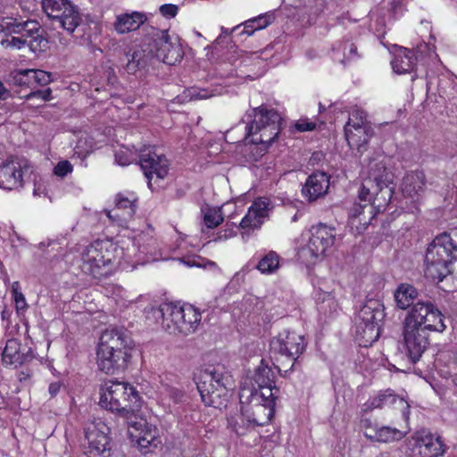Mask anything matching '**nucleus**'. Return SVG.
I'll return each mask as SVG.
<instances>
[{
	"mask_svg": "<svg viewBox=\"0 0 457 457\" xmlns=\"http://www.w3.org/2000/svg\"><path fill=\"white\" fill-rule=\"evenodd\" d=\"M248 389H242L239 395L240 404L242 405L243 413L253 422L256 427H262L270 422L274 415L275 409L271 406L270 402L266 403L258 401L257 398H248L246 394Z\"/></svg>",
	"mask_w": 457,
	"mask_h": 457,
	"instance_id": "obj_13",
	"label": "nucleus"
},
{
	"mask_svg": "<svg viewBox=\"0 0 457 457\" xmlns=\"http://www.w3.org/2000/svg\"><path fill=\"white\" fill-rule=\"evenodd\" d=\"M417 57L411 50L404 49L392 61L393 70L399 74L410 73L413 71Z\"/></svg>",
	"mask_w": 457,
	"mask_h": 457,
	"instance_id": "obj_31",
	"label": "nucleus"
},
{
	"mask_svg": "<svg viewBox=\"0 0 457 457\" xmlns=\"http://www.w3.org/2000/svg\"><path fill=\"white\" fill-rule=\"evenodd\" d=\"M275 21V12H268L249 20V24L253 26L254 31L263 29Z\"/></svg>",
	"mask_w": 457,
	"mask_h": 457,
	"instance_id": "obj_45",
	"label": "nucleus"
},
{
	"mask_svg": "<svg viewBox=\"0 0 457 457\" xmlns=\"http://www.w3.org/2000/svg\"><path fill=\"white\" fill-rule=\"evenodd\" d=\"M405 353L411 363L420 361L428 345V333L422 328L403 325Z\"/></svg>",
	"mask_w": 457,
	"mask_h": 457,
	"instance_id": "obj_15",
	"label": "nucleus"
},
{
	"mask_svg": "<svg viewBox=\"0 0 457 457\" xmlns=\"http://www.w3.org/2000/svg\"><path fill=\"white\" fill-rule=\"evenodd\" d=\"M27 46L33 53L37 54L47 51L49 48V40L46 37V31L42 29L41 26L40 32H37V34H35L32 38L28 40Z\"/></svg>",
	"mask_w": 457,
	"mask_h": 457,
	"instance_id": "obj_36",
	"label": "nucleus"
},
{
	"mask_svg": "<svg viewBox=\"0 0 457 457\" xmlns=\"http://www.w3.org/2000/svg\"><path fill=\"white\" fill-rule=\"evenodd\" d=\"M367 125H370V123L367 120L366 112L363 110L356 108L350 112L348 121L345 127L357 128Z\"/></svg>",
	"mask_w": 457,
	"mask_h": 457,
	"instance_id": "obj_42",
	"label": "nucleus"
},
{
	"mask_svg": "<svg viewBox=\"0 0 457 457\" xmlns=\"http://www.w3.org/2000/svg\"><path fill=\"white\" fill-rule=\"evenodd\" d=\"M433 310L434 304L428 300L422 299L416 302L415 305L409 310L403 325L422 328V326L428 321L430 312H432V317H435V314L438 315L435 311L433 312Z\"/></svg>",
	"mask_w": 457,
	"mask_h": 457,
	"instance_id": "obj_23",
	"label": "nucleus"
},
{
	"mask_svg": "<svg viewBox=\"0 0 457 457\" xmlns=\"http://www.w3.org/2000/svg\"><path fill=\"white\" fill-rule=\"evenodd\" d=\"M19 29L21 37L26 38L29 40L32 38L37 32H40V25L37 21L33 20H28L26 21H21V26L17 27Z\"/></svg>",
	"mask_w": 457,
	"mask_h": 457,
	"instance_id": "obj_41",
	"label": "nucleus"
},
{
	"mask_svg": "<svg viewBox=\"0 0 457 457\" xmlns=\"http://www.w3.org/2000/svg\"><path fill=\"white\" fill-rule=\"evenodd\" d=\"M204 221L206 227L209 228H214L218 227L223 221L220 210L209 209L204 213Z\"/></svg>",
	"mask_w": 457,
	"mask_h": 457,
	"instance_id": "obj_48",
	"label": "nucleus"
},
{
	"mask_svg": "<svg viewBox=\"0 0 457 457\" xmlns=\"http://www.w3.org/2000/svg\"><path fill=\"white\" fill-rule=\"evenodd\" d=\"M33 375V370L30 368H26L25 370H20L17 374L18 379L20 382H26L30 379Z\"/></svg>",
	"mask_w": 457,
	"mask_h": 457,
	"instance_id": "obj_58",
	"label": "nucleus"
},
{
	"mask_svg": "<svg viewBox=\"0 0 457 457\" xmlns=\"http://www.w3.org/2000/svg\"><path fill=\"white\" fill-rule=\"evenodd\" d=\"M139 164L144 175L148 179V187H152V179H163L168 174L169 163L163 154H157L150 149L144 150L139 155Z\"/></svg>",
	"mask_w": 457,
	"mask_h": 457,
	"instance_id": "obj_14",
	"label": "nucleus"
},
{
	"mask_svg": "<svg viewBox=\"0 0 457 457\" xmlns=\"http://www.w3.org/2000/svg\"><path fill=\"white\" fill-rule=\"evenodd\" d=\"M275 376L271 368L263 363L262 360L261 364L256 368L253 381L257 387H263L264 386L272 385L275 383Z\"/></svg>",
	"mask_w": 457,
	"mask_h": 457,
	"instance_id": "obj_35",
	"label": "nucleus"
},
{
	"mask_svg": "<svg viewBox=\"0 0 457 457\" xmlns=\"http://www.w3.org/2000/svg\"><path fill=\"white\" fill-rule=\"evenodd\" d=\"M316 128V123L310 122L307 120H300L297 123H295V129L298 131L304 132V131H312Z\"/></svg>",
	"mask_w": 457,
	"mask_h": 457,
	"instance_id": "obj_56",
	"label": "nucleus"
},
{
	"mask_svg": "<svg viewBox=\"0 0 457 457\" xmlns=\"http://www.w3.org/2000/svg\"><path fill=\"white\" fill-rule=\"evenodd\" d=\"M30 79L29 69L15 70L6 75L5 81L9 86L21 88H31Z\"/></svg>",
	"mask_w": 457,
	"mask_h": 457,
	"instance_id": "obj_33",
	"label": "nucleus"
},
{
	"mask_svg": "<svg viewBox=\"0 0 457 457\" xmlns=\"http://www.w3.org/2000/svg\"><path fill=\"white\" fill-rule=\"evenodd\" d=\"M136 203L137 197L133 194L126 196L120 193L115 198V207L112 210H106V215L110 220L121 226L135 215Z\"/></svg>",
	"mask_w": 457,
	"mask_h": 457,
	"instance_id": "obj_20",
	"label": "nucleus"
},
{
	"mask_svg": "<svg viewBox=\"0 0 457 457\" xmlns=\"http://www.w3.org/2000/svg\"><path fill=\"white\" fill-rule=\"evenodd\" d=\"M10 96V91L4 87V83L0 80V100H6Z\"/></svg>",
	"mask_w": 457,
	"mask_h": 457,
	"instance_id": "obj_61",
	"label": "nucleus"
},
{
	"mask_svg": "<svg viewBox=\"0 0 457 457\" xmlns=\"http://www.w3.org/2000/svg\"><path fill=\"white\" fill-rule=\"evenodd\" d=\"M395 307L398 310H410L416 302L421 301L418 289L411 284L401 283L394 292Z\"/></svg>",
	"mask_w": 457,
	"mask_h": 457,
	"instance_id": "obj_25",
	"label": "nucleus"
},
{
	"mask_svg": "<svg viewBox=\"0 0 457 457\" xmlns=\"http://www.w3.org/2000/svg\"><path fill=\"white\" fill-rule=\"evenodd\" d=\"M29 74L31 77V89L35 88L37 86H46L52 81V74L42 70L29 69Z\"/></svg>",
	"mask_w": 457,
	"mask_h": 457,
	"instance_id": "obj_43",
	"label": "nucleus"
},
{
	"mask_svg": "<svg viewBox=\"0 0 457 457\" xmlns=\"http://www.w3.org/2000/svg\"><path fill=\"white\" fill-rule=\"evenodd\" d=\"M197 390L206 406L221 409L228 401L229 377L216 368L201 370L195 378Z\"/></svg>",
	"mask_w": 457,
	"mask_h": 457,
	"instance_id": "obj_8",
	"label": "nucleus"
},
{
	"mask_svg": "<svg viewBox=\"0 0 457 457\" xmlns=\"http://www.w3.org/2000/svg\"><path fill=\"white\" fill-rule=\"evenodd\" d=\"M249 393L246 394L249 398H259L258 401L266 403V402H270L271 406L275 407V402L278 398L279 388L275 386V383L272 385L264 386L263 387H253V389L247 388Z\"/></svg>",
	"mask_w": 457,
	"mask_h": 457,
	"instance_id": "obj_32",
	"label": "nucleus"
},
{
	"mask_svg": "<svg viewBox=\"0 0 457 457\" xmlns=\"http://www.w3.org/2000/svg\"><path fill=\"white\" fill-rule=\"evenodd\" d=\"M306 345L304 337L295 332L279 334L270 341V352L277 361L276 368L283 377L298 370V359L304 352Z\"/></svg>",
	"mask_w": 457,
	"mask_h": 457,
	"instance_id": "obj_7",
	"label": "nucleus"
},
{
	"mask_svg": "<svg viewBox=\"0 0 457 457\" xmlns=\"http://www.w3.org/2000/svg\"><path fill=\"white\" fill-rule=\"evenodd\" d=\"M328 307L330 310H332V309L336 310V307H337V303H336L334 297L329 293L324 294V297L322 298V301L319 302V303H318V309L320 312H326Z\"/></svg>",
	"mask_w": 457,
	"mask_h": 457,
	"instance_id": "obj_53",
	"label": "nucleus"
},
{
	"mask_svg": "<svg viewBox=\"0 0 457 457\" xmlns=\"http://www.w3.org/2000/svg\"><path fill=\"white\" fill-rule=\"evenodd\" d=\"M61 386H62V385L59 381L53 382L49 385L48 392H49L51 397H54L57 395V394L59 393V391L61 389Z\"/></svg>",
	"mask_w": 457,
	"mask_h": 457,
	"instance_id": "obj_59",
	"label": "nucleus"
},
{
	"mask_svg": "<svg viewBox=\"0 0 457 457\" xmlns=\"http://www.w3.org/2000/svg\"><path fill=\"white\" fill-rule=\"evenodd\" d=\"M212 96L209 90L192 87L185 89L178 97L181 103L207 99Z\"/></svg>",
	"mask_w": 457,
	"mask_h": 457,
	"instance_id": "obj_37",
	"label": "nucleus"
},
{
	"mask_svg": "<svg viewBox=\"0 0 457 457\" xmlns=\"http://www.w3.org/2000/svg\"><path fill=\"white\" fill-rule=\"evenodd\" d=\"M34 353L31 347L21 345L16 338L8 339L2 353V360L5 366L26 365L33 361Z\"/></svg>",
	"mask_w": 457,
	"mask_h": 457,
	"instance_id": "obj_18",
	"label": "nucleus"
},
{
	"mask_svg": "<svg viewBox=\"0 0 457 457\" xmlns=\"http://www.w3.org/2000/svg\"><path fill=\"white\" fill-rule=\"evenodd\" d=\"M43 91V96H42V100L43 101H49L52 99V90L51 88H46L45 90H42Z\"/></svg>",
	"mask_w": 457,
	"mask_h": 457,
	"instance_id": "obj_63",
	"label": "nucleus"
},
{
	"mask_svg": "<svg viewBox=\"0 0 457 457\" xmlns=\"http://www.w3.org/2000/svg\"><path fill=\"white\" fill-rule=\"evenodd\" d=\"M329 187V176L324 171H315L306 179L302 195L308 202H313L324 196Z\"/></svg>",
	"mask_w": 457,
	"mask_h": 457,
	"instance_id": "obj_21",
	"label": "nucleus"
},
{
	"mask_svg": "<svg viewBox=\"0 0 457 457\" xmlns=\"http://www.w3.org/2000/svg\"><path fill=\"white\" fill-rule=\"evenodd\" d=\"M159 11L163 17L170 19L177 15L179 7L176 4H164L160 6Z\"/></svg>",
	"mask_w": 457,
	"mask_h": 457,
	"instance_id": "obj_54",
	"label": "nucleus"
},
{
	"mask_svg": "<svg viewBox=\"0 0 457 457\" xmlns=\"http://www.w3.org/2000/svg\"><path fill=\"white\" fill-rule=\"evenodd\" d=\"M169 396L174 401V403H179L185 401L186 395L185 392L177 387L169 388Z\"/></svg>",
	"mask_w": 457,
	"mask_h": 457,
	"instance_id": "obj_55",
	"label": "nucleus"
},
{
	"mask_svg": "<svg viewBox=\"0 0 457 457\" xmlns=\"http://www.w3.org/2000/svg\"><path fill=\"white\" fill-rule=\"evenodd\" d=\"M367 438L374 442L389 443L398 441L403 437V434L397 428L383 426V427H368L364 432Z\"/></svg>",
	"mask_w": 457,
	"mask_h": 457,
	"instance_id": "obj_30",
	"label": "nucleus"
},
{
	"mask_svg": "<svg viewBox=\"0 0 457 457\" xmlns=\"http://www.w3.org/2000/svg\"><path fill=\"white\" fill-rule=\"evenodd\" d=\"M341 49L344 52L345 58L347 60H353L358 56L357 46L351 41H344L341 45Z\"/></svg>",
	"mask_w": 457,
	"mask_h": 457,
	"instance_id": "obj_51",
	"label": "nucleus"
},
{
	"mask_svg": "<svg viewBox=\"0 0 457 457\" xmlns=\"http://www.w3.org/2000/svg\"><path fill=\"white\" fill-rule=\"evenodd\" d=\"M146 20V15L144 12L121 13L116 16L113 28L118 34H125L137 30Z\"/></svg>",
	"mask_w": 457,
	"mask_h": 457,
	"instance_id": "obj_26",
	"label": "nucleus"
},
{
	"mask_svg": "<svg viewBox=\"0 0 457 457\" xmlns=\"http://www.w3.org/2000/svg\"><path fill=\"white\" fill-rule=\"evenodd\" d=\"M152 312L154 319L162 320V328L170 334H193L202 320L201 313L191 304L178 306L165 303Z\"/></svg>",
	"mask_w": 457,
	"mask_h": 457,
	"instance_id": "obj_5",
	"label": "nucleus"
},
{
	"mask_svg": "<svg viewBox=\"0 0 457 457\" xmlns=\"http://www.w3.org/2000/svg\"><path fill=\"white\" fill-rule=\"evenodd\" d=\"M53 21L58 22L61 28L72 34L76 28L81 24L82 16L77 7L70 3L62 8Z\"/></svg>",
	"mask_w": 457,
	"mask_h": 457,
	"instance_id": "obj_28",
	"label": "nucleus"
},
{
	"mask_svg": "<svg viewBox=\"0 0 457 457\" xmlns=\"http://www.w3.org/2000/svg\"><path fill=\"white\" fill-rule=\"evenodd\" d=\"M244 29L243 30L240 32L241 34H246L248 36H251L253 34L254 32V29H253V25H250L249 24V20L245 21L244 22Z\"/></svg>",
	"mask_w": 457,
	"mask_h": 457,
	"instance_id": "obj_62",
	"label": "nucleus"
},
{
	"mask_svg": "<svg viewBox=\"0 0 457 457\" xmlns=\"http://www.w3.org/2000/svg\"><path fill=\"white\" fill-rule=\"evenodd\" d=\"M310 232L308 249L314 257L324 254L335 243L337 233L333 227L320 223L312 226Z\"/></svg>",
	"mask_w": 457,
	"mask_h": 457,
	"instance_id": "obj_16",
	"label": "nucleus"
},
{
	"mask_svg": "<svg viewBox=\"0 0 457 457\" xmlns=\"http://www.w3.org/2000/svg\"><path fill=\"white\" fill-rule=\"evenodd\" d=\"M28 40L21 37H12L11 38H3L1 40V46L4 48L10 49H21L27 46Z\"/></svg>",
	"mask_w": 457,
	"mask_h": 457,
	"instance_id": "obj_50",
	"label": "nucleus"
},
{
	"mask_svg": "<svg viewBox=\"0 0 457 457\" xmlns=\"http://www.w3.org/2000/svg\"><path fill=\"white\" fill-rule=\"evenodd\" d=\"M263 223V220L259 219L255 213L253 212L250 209H248L247 213L242 219L239 226L241 228H260Z\"/></svg>",
	"mask_w": 457,
	"mask_h": 457,
	"instance_id": "obj_49",
	"label": "nucleus"
},
{
	"mask_svg": "<svg viewBox=\"0 0 457 457\" xmlns=\"http://www.w3.org/2000/svg\"><path fill=\"white\" fill-rule=\"evenodd\" d=\"M299 15L303 23L312 25L324 12L326 0H298Z\"/></svg>",
	"mask_w": 457,
	"mask_h": 457,
	"instance_id": "obj_27",
	"label": "nucleus"
},
{
	"mask_svg": "<svg viewBox=\"0 0 457 457\" xmlns=\"http://www.w3.org/2000/svg\"><path fill=\"white\" fill-rule=\"evenodd\" d=\"M153 37L148 43H151L154 49V62H162L168 65H175L183 58L184 52L181 46L170 40L166 30H161L151 28Z\"/></svg>",
	"mask_w": 457,
	"mask_h": 457,
	"instance_id": "obj_10",
	"label": "nucleus"
},
{
	"mask_svg": "<svg viewBox=\"0 0 457 457\" xmlns=\"http://www.w3.org/2000/svg\"><path fill=\"white\" fill-rule=\"evenodd\" d=\"M344 131L349 146L359 153L366 150V145L374 134L370 125L357 128L344 127Z\"/></svg>",
	"mask_w": 457,
	"mask_h": 457,
	"instance_id": "obj_24",
	"label": "nucleus"
},
{
	"mask_svg": "<svg viewBox=\"0 0 457 457\" xmlns=\"http://www.w3.org/2000/svg\"><path fill=\"white\" fill-rule=\"evenodd\" d=\"M383 303L369 299L361 308L355 319V340L360 346L369 347L380 336V322L385 318Z\"/></svg>",
	"mask_w": 457,
	"mask_h": 457,
	"instance_id": "obj_9",
	"label": "nucleus"
},
{
	"mask_svg": "<svg viewBox=\"0 0 457 457\" xmlns=\"http://www.w3.org/2000/svg\"><path fill=\"white\" fill-rule=\"evenodd\" d=\"M127 63L124 69L129 74L136 75L139 71H146L154 65V56L151 43L145 42L131 54H126Z\"/></svg>",
	"mask_w": 457,
	"mask_h": 457,
	"instance_id": "obj_19",
	"label": "nucleus"
},
{
	"mask_svg": "<svg viewBox=\"0 0 457 457\" xmlns=\"http://www.w3.org/2000/svg\"><path fill=\"white\" fill-rule=\"evenodd\" d=\"M43 91L42 90H31L29 94L25 96H21V98H24L26 100H30L33 98H39L42 100Z\"/></svg>",
	"mask_w": 457,
	"mask_h": 457,
	"instance_id": "obj_60",
	"label": "nucleus"
},
{
	"mask_svg": "<svg viewBox=\"0 0 457 457\" xmlns=\"http://www.w3.org/2000/svg\"><path fill=\"white\" fill-rule=\"evenodd\" d=\"M133 349V341L124 330L115 328L105 329L96 349L98 370L108 375L123 372L130 363Z\"/></svg>",
	"mask_w": 457,
	"mask_h": 457,
	"instance_id": "obj_2",
	"label": "nucleus"
},
{
	"mask_svg": "<svg viewBox=\"0 0 457 457\" xmlns=\"http://www.w3.org/2000/svg\"><path fill=\"white\" fill-rule=\"evenodd\" d=\"M70 3V0H42V7L47 17L53 20Z\"/></svg>",
	"mask_w": 457,
	"mask_h": 457,
	"instance_id": "obj_40",
	"label": "nucleus"
},
{
	"mask_svg": "<svg viewBox=\"0 0 457 457\" xmlns=\"http://www.w3.org/2000/svg\"><path fill=\"white\" fill-rule=\"evenodd\" d=\"M437 312L438 315H434L435 317H432V312H430L428 321H426V324L422 326V329L428 332L429 331H437V332H443L446 326L444 323V316L442 312L434 305L433 312Z\"/></svg>",
	"mask_w": 457,
	"mask_h": 457,
	"instance_id": "obj_39",
	"label": "nucleus"
},
{
	"mask_svg": "<svg viewBox=\"0 0 457 457\" xmlns=\"http://www.w3.org/2000/svg\"><path fill=\"white\" fill-rule=\"evenodd\" d=\"M279 267V256L274 251H270L261 258L255 268L262 274H271L277 271Z\"/></svg>",
	"mask_w": 457,
	"mask_h": 457,
	"instance_id": "obj_34",
	"label": "nucleus"
},
{
	"mask_svg": "<svg viewBox=\"0 0 457 457\" xmlns=\"http://www.w3.org/2000/svg\"><path fill=\"white\" fill-rule=\"evenodd\" d=\"M426 185L425 175L422 171H411L407 173L402 182V191L406 196L413 198L424 191Z\"/></svg>",
	"mask_w": 457,
	"mask_h": 457,
	"instance_id": "obj_29",
	"label": "nucleus"
},
{
	"mask_svg": "<svg viewBox=\"0 0 457 457\" xmlns=\"http://www.w3.org/2000/svg\"><path fill=\"white\" fill-rule=\"evenodd\" d=\"M110 428L101 420H95L87 424L85 437L87 441L88 457H110L111 447L109 434Z\"/></svg>",
	"mask_w": 457,
	"mask_h": 457,
	"instance_id": "obj_12",
	"label": "nucleus"
},
{
	"mask_svg": "<svg viewBox=\"0 0 457 457\" xmlns=\"http://www.w3.org/2000/svg\"><path fill=\"white\" fill-rule=\"evenodd\" d=\"M395 188V175L384 161L371 159L368 163V176L359 193L360 199L372 201V204L378 209L386 208L393 197Z\"/></svg>",
	"mask_w": 457,
	"mask_h": 457,
	"instance_id": "obj_4",
	"label": "nucleus"
},
{
	"mask_svg": "<svg viewBox=\"0 0 457 457\" xmlns=\"http://www.w3.org/2000/svg\"><path fill=\"white\" fill-rule=\"evenodd\" d=\"M20 289V283L18 281L13 282L12 285V294L15 302L16 311L19 314L24 312L28 309L25 296Z\"/></svg>",
	"mask_w": 457,
	"mask_h": 457,
	"instance_id": "obj_46",
	"label": "nucleus"
},
{
	"mask_svg": "<svg viewBox=\"0 0 457 457\" xmlns=\"http://www.w3.org/2000/svg\"><path fill=\"white\" fill-rule=\"evenodd\" d=\"M99 404L124 418L129 436L141 448L157 446L156 428L135 414L141 407V397L132 385L125 381H106L101 388Z\"/></svg>",
	"mask_w": 457,
	"mask_h": 457,
	"instance_id": "obj_1",
	"label": "nucleus"
},
{
	"mask_svg": "<svg viewBox=\"0 0 457 457\" xmlns=\"http://www.w3.org/2000/svg\"><path fill=\"white\" fill-rule=\"evenodd\" d=\"M108 73V80L110 83L114 84L116 82V76L114 74V71L111 68L107 71Z\"/></svg>",
	"mask_w": 457,
	"mask_h": 457,
	"instance_id": "obj_64",
	"label": "nucleus"
},
{
	"mask_svg": "<svg viewBox=\"0 0 457 457\" xmlns=\"http://www.w3.org/2000/svg\"><path fill=\"white\" fill-rule=\"evenodd\" d=\"M424 274L438 282L448 275L457 278V230L443 232L428 245L424 258Z\"/></svg>",
	"mask_w": 457,
	"mask_h": 457,
	"instance_id": "obj_3",
	"label": "nucleus"
},
{
	"mask_svg": "<svg viewBox=\"0 0 457 457\" xmlns=\"http://www.w3.org/2000/svg\"><path fill=\"white\" fill-rule=\"evenodd\" d=\"M21 21L12 17L0 18V32L4 33L6 36L20 33L21 30L17 27L21 26Z\"/></svg>",
	"mask_w": 457,
	"mask_h": 457,
	"instance_id": "obj_44",
	"label": "nucleus"
},
{
	"mask_svg": "<svg viewBox=\"0 0 457 457\" xmlns=\"http://www.w3.org/2000/svg\"><path fill=\"white\" fill-rule=\"evenodd\" d=\"M115 161L121 166H126L130 163V159L128 157L127 153L123 150L115 153Z\"/></svg>",
	"mask_w": 457,
	"mask_h": 457,
	"instance_id": "obj_57",
	"label": "nucleus"
},
{
	"mask_svg": "<svg viewBox=\"0 0 457 457\" xmlns=\"http://www.w3.org/2000/svg\"><path fill=\"white\" fill-rule=\"evenodd\" d=\"M270 204V203L268 199L258 198L253 203L249 209L253 211V212L255 213L259 219L263 220V219L268 215Z\"/></svg>",
	"mask_w": 457,
	"mask_h": 457,
	"instance_id": "obj_47",
	"label": "nucleus"
},
{
	"mask_svg": "<svg viewBox=\"0 0 457 457\" xmlns=\"http://www.w3.org/2000/svg\"><path fill=\"white\" fill-rule=\"evenodd\" d=\"M280 114L274 109H268L264 105L253 108L242 119L246 123V137H253V144L270 145L275 141L281 130Z\"/></svg>",
	"mask_w": 457,
	"mask_h": 457,
	"instance_id": "obj_6",
	"label": "nucleus"
},
{
	"mask_svg": "<svg viewBox=\"0 0 457 457\" xmlns=\"http://www.w3.org/2000/svg\"><path fill=\"white\" fill-rule=\"evenodd\" d=\"M26 162L14 160L3 162L0 165V187L5 190H16L23 187V174L27 170Z\"/></svg>",
	"mask_w": 457,
	"mask_h": 457,
	"instance_id": "obj_17",
	"label": "nucleus"
},
{
	"mask_svg": "<svg viewBox=\"0 0 457 457\" xmlns=\"http://www.w3.org/2000/svg\"><path fill=\"white\" fill-rule=\"evenodd\" d=\"M72 169L73 167L69 161H61L54 167V173L58 177L63 178L69 173H71Z\"/></svg>",
	"mask_w": 457,
	"mask_h": 457,
	"instance_id": "obj_52",
	"label": "nucleus"
},
{
	"mask_svg": "<svg viewBox=\"0 0 457 457\" xmlns=\"http://www.w3.org/2000/svg\"><path fill=\"white\" fill-rule=\"evenodd\" d=\"M391 405H396L403 411V415H405L406 411L409 410V404L403 398L396 395L393 390L386 389L379 391L376 395L370 398L363 404V411H370L374 409H382Z\"/></svg>",
	"mask_w": 457,
	"mask_h": 457,
	"instance_id": "obj_22",
	"label": "nucleus"
},
{
	"mask_svg": "<svg viewBox=\"0 0 457 457\" xmlns=\"http://www.w3.org/2000/svg\"><path fill=\"white\" fill-rule=\"evenodd\" d=\"M104 244L102 241H95L82 253L81 270L85 274L95 278H101L106 274L105 266L111 263V254L107 249L104 252Z\"/></svg>",
	"mask_w": 457,
	"mask_h": 457,
	"instance_id": "obj_11",
	"label": "nucleus"
},
{
	"mask_svg": "<svg viewBox=\"0 0 457 457\" xmlns=\"http://www.w3.org/2000/svg\"><path fill=\"white\" fill-rule=\"evenodd\" d=\"M230 427L237 436H244L256 426L247 418L241 410V414L230 422Z\"/></svg>",
	"mask_w": 457,
	"mask_h": 457,
	"instance_id": "obj_38",
	"label": "nucleus"
}]
</instances>
